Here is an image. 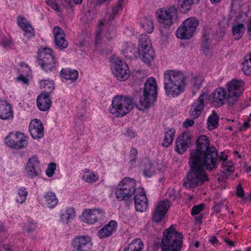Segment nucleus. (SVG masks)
I'll return each mask as SVG.
<instances>
[{"instance_id": "f257e3e1", "label": "nucleus", "mask_w": 251, "mask_h": 251, "mask_svg": "<svg viewBox=\"0 0 251 251\" xmlns=\"http://www.w3.org/2000/svg\"><path fill=\"white\" fill-rule=\"evenodd\" d=\"M219 160L218 151L214 147L196 156V158L190 157L191 171L185 179L184 186L186 188H194L208 181L205 170L212 171L217 168Z\"/></svg>"}, {"instance_id": "f03ea898", "label": "nucleus", "mask_w": 251, "mask_h": 251, "mask_svg": "<svg viewBox=\"0 0 251 251\" xmlns=\"http://www.w3.org/2000/svg\"><path fill=\"white\" fill-rule=\"evenodd\" d=\"M186 77L179 71L167 70L164 74V87L166 95L172 98L183 93L186 86Z\"/></svg>"}, {"instance_id": "7ed1b4c3", "label": "nucleus", "mask_w": 251, "mask_h": 251, "mask_svg": "<svg viewBox=\"0 0 251 251\" xmlns=\"http://www.w3.org/2000/svg\"><path fill=\"white\" fill-rule=\"evenodd\" d=\"M182 235L178 232L174 225L166 229L161 243V251H180L182 245Z\"/></svg>"}, {"instance_id": "20e7f679", "label": "nucleus", "mask_w": 251, "mask_h": 251, "mask_svg": "<svg viewBox=\"0 0 251 251\" xmlns=\"http://www.w3.org/2000/svg\"><path fill=\"white\" fill-rule=\"evenodd\" d=\"M133 104V100L131 97L117 96L112 100L110 113L116 117H122L132 109Z\"/></svg>"}, {"instance_id": "39448f33", "label": "nucleus", "mask_w": 251, "mask_h": 251, "mask_svg": "<svg viewBox=\"0 0 251 251\" xmlns=\"http://www.w3.org/2000/svg\"><path fill=\"white\" fill-rule=\"evenodd\" d=\"M135 180L127 177L124 178L116 189V198L119 201H128L132 195L137 192Z\"/></svg>"}, {"instance_id": "423d86ee", "label": "nucleus", "mask_w": 251, "mask_h": 251, "mask_svg": "<svg viewBox=\"0 0 251 251\" xmlns=\"http://www.w3.org/2000/svg\"><path fill=\"white\" fill-rule=\"evenodd\" d=\"M138 51L139 57L145 63L150 65L154 59L155 53L149 36L146 33L140 35Z\"/></svg>"}, {"instance_id": "0eeeda50", "label": "nucleus", "mask_w": 251, "mask_h": 251, "mask_svg": "<svg viewBox=\"0 0 251 251\" xmlns=\"http://www.w3.org/2000/svg\"><path fill=\"white\" fill-rule=\"evenodd\" d=\"M38 64L47 73L54 72L56 70V60L53 51L50 48H45L38 54Z\"/></svg>"}, {"instance_id": "6e6552de", "label": "nucleus", "mask_w": 251, "mask_h": 251, "mask_svg": "<svg viewBox=\"0 0 251 251\" xmlns=\"http://www.w3.org/2000/svg\"><path fill=\"white\" fill-rule=\"evenodd\" d=\"M199 24V20L195 17L187 19L177 29L176 33V37L181 39L191 38L196 31Z\"/></svg>"}, {"instance_id": "1a4fd4ad", "label": "nucleus", "mask_w": 251, "mask_h": 251, "mask_svg": "<svg viewBox=\"0 0 251 251\" xmlns=\"http://www.w3.org/2000/svg\"><path fill=\"white\" fill-rule=\"evenodd\" d=\"M177 13V9L174 5L160 9L157 12V18L160 26L167 28L170 27L176 18Z\"/></svg>"}, {"instance_id": "9d476101", "label": "nucleus", "mask_w": 251, "mask_h": 251, "mask_svg": "<svg viewBox=\"0 0 251 251\" xmlns=\"http://www.w3.org/2000/svg\"><path fill=\"white\" fill-rule=\"evenodd\" d=\"M244 82L241 80L233 79L227 84V96L226 102L230 106H233L242 94L245 88Z\"/></svg>"}, {"instance_id": "9b49d317", "label": "nucleus", "mask_w": 251, "mask_h": 251, "mask_svg": "<svg viewBox=\"0 0 251 251\" xmlns=\"http://www.w3.org/2000/svg\"><path fill=\"white\" fill-rule=\"evenodd\" d=\"M28 137L24 133L17 132L10 133L4 139L6 145L16 150L25 149L28 145Z\"/></svg>"}, {"instance_id": "f8f14e48", "label": "nucleus", "mask_w": 251, "mask_h": 251, "mask_svg": "<svg viewBox=\"0 0 251 251\" xmlns=\"http://www.w3.org/2000/svg\"><path fill=\"white\" fill-rule=\"evenodd\" d=\"M171 204L167 199L158 201L152 212V221L157 224L161 222Z\"/></svg>"}, {"instance_id": "ddd939ff", "label": "nucleus", "mask_w": 251, "mask_h": 251, "mask_svg": "<svg viewBox=\"0 0 251 251\" xmlns=\"http://www.w3.org/2000/svg\"><path fill=\"white\" fill-rule=\"evenodd\" d=\"M111 69L114 75L119 80L124 81L129 77V70L127 65L119 58L115 59Z\"/></svg>"}, {"instance_id": "4468645a", "label": "nucleus", "mask_w": 251, "mask_h": 251, "mask_svg": "<svg viewBox=\"0 0 251 251\" xmlns=\"http://www.w3.org/2000/svg\"><path fill=\"white\" fill-rule=\"evenodd\" d=\"M72 244L76 251H91L93 246L91 237L88 236L76 237L73 240Z\"/></svg>"}, {"instance_id": "2eb2a0df", "label": "nucleus", "mask_w": 251, "mask_h": 251, "mask_svg": "<svg viewBox=\"0 0 251 251\" xmlns=\"http://www.w3.org/2000/svg\"><path fill=\"white\" fill-rule=\"evenodd\" d=\"M208 98L207 93L201 94L197 100L192 104L189 111L190 116L192 119H197L201 114L204 107V102Z\"/></svg>"}, {"instance_id": "dca6fc26", "label": "nucleus", "mask_w": 251, "mask_h": 251, "mask_svg": "<svg viewBox=\"0 0 251 251\" xmlns=\"http://www.w3.org/2000/svg\"><path fill=\"white\" fill-rule=\"evenodd\" d=\"M105 212L101 209L94 208L85 211L82 216L83 221L88 224H94L100 221L104 217Z\"/></svg>"}, {"instance_id": "f3484780", "label": "nucleus", "mask_w": 251, "mask_h": 251, "mask_svg": "<svg viewBox=\"0 0 251 251\" xmlns=\"http://www.w3.org/2000/svg\"><path fill=\"white\" fill-rule=\"evenodd\" d=\"M212 146H210V141L208 138L204 135L200 136L197 140L196 149L192 151L190 157L196 158L201 153L208 151Z\"/></svg>"}, {"instance_id": "a211bd4d", "label": "nucleus", "mask_w": 251, "mask_h": 251, "mask_svg": "<svg viewBox=\"0 0 251 251\" xmlns=\"http://www.w3.org/2000/svg\"><path fill=\"white\" fill-rule=\"evenodd\" d=\"M191 143V135L188 132H184L178 136L176 142L175 151L182 154L190 147Z\"/></svg>"}, {"instance_id": "6ab92c4d", "label": "nucleus", "mask_w": 251, "mask_h": 251, "mask_svg": "<svg viewBox=\"0 0 251 251\" xmlns=\"http://www.w3.org/2000/svg\"><path fill=\"white\" fill-rule=\"evenodd\" d=\"M227 96L226 91L222 87H219L211 93L209 100H211L213 106H221L225 104Z\"/></svg>"}, {"instance_id": "aec40b11", "label": "nucleus", "mask_w": 251, "mask_h": 251, "mask_svg": "<svg viewBox=\"0 0 251 251\" xmlns=\"http://www.w3.org/2000/svg\"><path fill=\"white\" fill-rule=\"evenodd\" d=\"M25 171L27 175L31 178L39 176L41 173L39 167V161L36 155L29 158L26 163Z\"/></svg>"}, {"instance_id": "412c9836", "label": "nucleus", "mask_w": 251, "mask_h": 251, "mask_svg": "<svg viewBox=\"0 0 251 251\" xmlns=\"http://www.w3.org/2000/svg\"><path fill=\"white\" fill-rule=\"evenodd\" d=\"M135 210L139 212H144L148 207V199L143 189L136 193L134 196Z\"/></svg>"}, {"instance_id": "4be33fe9", "label": "nucleus", "mask_w": 251, "mask_h": 251, "mask_svg": "<svg viewBox=\"0 0 251 251\" xmlns=\"http://www.w3.org/2000/svg\"><path fill=\"white\" fill-rule=\"evenodd\" d=\"M157 84L153 77H149L144 85L143 94L146 97H149L151 100H156L157 98Z\"/></svg>"}, {"instance_id": "5701e85b", "label": "nucleus", "mask_w": 251, "mask_h": 251, "mask_svg": "<svg viewBox=\"0 0 251 251\" xmlns=\"http://www.w3.org/2000/svg\"><path fill=\"white\" fill-rule=\"evenodd\" d=\"M29 131L34 139H40L44 136L43 125L41 122L37 119H34L30 122Z\"/></svg>"}, {"instance_id": "b1692460", "label": "nucleus", "mask_w": 251, "mask_h": 251, "mask_svg": "<svg viewBox=\"0 0 251 251\" xmlns=\"http://www.w3.org/2000/svg\"><path fill=\"white\" fill-rule=\"evenodd\" d=\"M54 41L56 46L59 49H64L68 47V43L65 39V34L63 30L59 26H55L53 29Z\"/></svg>"}, {"instance_id": "393cba45", "label": "nucleus", "mask_w": 251, "mask_h": 251, "mask_svg": "<svg viewBox=\"0 0 251 251\" xmlns=\"http://www.w3.org/2000/svg\"><path fill=\"white\" fill-rule=\"evenodd\" d=\"M117 227V222L111 220L98 232V236L100 239L109 237L116 231Z\"/></svg>"}, {"instance_id": "a878e982", "label": "nucleus", "mask_w": 251, "mask_h": 251, "mask_svg": "<svg viewBox=\"0 0 251 251\" xmlns=\"http://www.w3.org/2000/svg\"><path fill=\"white\" fill-rule=\"evenodd\" d=\"M212 30L210 27H204L202 31L201 47L204 52L207 51L211 46Z\"/></svg>"}, {"instance_id": "bb28decb", "label": "nucleus", "mask_w": 251, "mask_h": 251, "mask_svg": "<svg viewBox=\"0 0 251 251\" xmlns=\"http://www.w3.org/2000/svg\"><path fill=\"white\" fill-rule=\"evenodd\" d=\"M13 117V112L11 104L6 101L0 100V118L9 120Z\"/></svg>"}, {"instance_id": "cd10ccee", "label": "nucleus", "mask_w": 251, "mask_h": 251, "mask_svg": "<svg viewBox=\"0 0 251 251\" xmlns=\"http://www.w3.org/2000/svg\"><path fill=\"white\" fill-rule=\"evenodd\" d=\"M37 105L38 108L43 111L48 110L51 105V100L48 93H43L37 99Z\"/></svg>"}, {"instance_id": "c85d7f7f", "label": "nucleus", "mask_w": 251, "mask_h": 251, "mask_svg": "<svg viewBox=\"0 0 251 251\" xmlns=\"http://www.w3.org/2000/svg\"><path fill=\"white\" fill-rule=\"evenodd\" d=\"M19 25L25 32V36L28 38H30L34 36V29L31 25L25 19L18 20Z\"/></svg>"}, {"instance_id": "c756f323", "label": "nucleus", "mask_w": 251, "mask_h": 251, "mask_svg": "<svg viewBox=\"0 0 251 251\" xmlns=\"http://www.w3.org/2000/svg\"><path fill=\"white\" fill-rule=\"evenodd\" d=\"M200 0H177V4L182 13H186L190 9L191 6L197 3Z\"/></svg>"}, {"instance_id": "7c9ffc66", "label": "nucleus", "mask_w": 251, "mask_h": 251, "mask_svg": "<svg viewBox=\"0 0 251 251\" xmlns=\"http://www.w3.org/2000/svg\"><path fill=\"white\" fill-rule=\"evenodd\" d=\"M154 100H151L149 97H146L143 94V97L140 98L138 103L136 104V107L139 110L142 111L149 108L155 101Z\"/></svg>"}, {"instance_id": "2f4dec72", "label": "nucleus", "mask_w": 251, "mask_h": 251, "mask_svg": "<svg viewBox=\"0 0 251 251\" xmlns=\"http://www.w3.org/2000/svg\"><path fill=\"white\" fill-rule=\"evenodd\" d=\"M143 246L142 241L139 238H136L133 240L123 251H141Z\"/></svg>"}, {"instance_id": "473e14b6", "label": "nucleus", "mask_w": 251, "mask_h": 251, "mask_svg": "<svg viewBox=\"0 0 251 251\" xmlns=\"http://www.w3.org/2000/svg\"><path fill=\"white\" fill-rule=\"evenodd\" d=\"M60 75L67 80H75L78 76V73L76 70L70 69H62Z\"/></svg>"}, {"instance_id": "72a5a7b5", "label": "nucleus", "mask_w": 251, "mask_h": 251, "mask_svg": "<svg viewBox=\"0 0 251 251\" xmlns=\"http://www.w3.org/2000/svg\"><path fill=\"white\" fill-rule=\"evenodd\" d=\"M44 199L50 208L54 207L58 203V201L55 194L52 192H48L44 196Z\"/></svg>"}, {"instance_id": "f704fd0d", "label": "nucleus", "mask_w": 251, "mask_h": 251, "mask_svg": "<svg viewBox=\"0 0 251 251\" xmlns=\"http://www.w3.org/2000/svg\"><path fill=\"white\" fill-rule=\"evenodd\" d=\"M246 27L244 24L237 23L234 24L232 26V33L236 39L241 38L245 31Z\"/></svg>"}, {"instance_id": "c9c22d12", "label": "nucleus", "mask_w": 251, "mask_h": 251, "mask_svg": "<svg viewBox=\"0 0 251 251\" xmlns=\"http://www.w3.org/2000/svg\"><path fill=\"white\" fill-rule=\"evenodd\" d=\"M141 25L148 33L152 32L154 29V25L152 18L151 16L144 17L141 22Z\"/></svg>"}, {"instance_id": "e433bc0d", "label": "nucleus", "mask_w": 251, "mask_h": 251, "mask_svg": "<svg viewBox=\"0 0 251 251\" xmlns=\"http://www.w3.org/2000/svg\"><path fill=\"white\" fill-rule=\"evenodd\" d=\"M75 216V212L73 208H68L66 211L60 215V221L63 223L68 224Z\"/></svg>"}, {"instance_id": "4c0bfd02", "label": "nucleus", "mask_w": 251, "mask_h": 251, "mask_svg": "<svg viewBox=\"0 0 251 251\" xmlns=\"http://www.w3.org/2000/svg\"><path fill=\"white\" fill-rule=\"evenodd\" d=\"M242 71L247 75H251V53L244 57L242 62Z\"/></svg>"}, {"instance_id": "58836bf2", "label": "nucleus", "mask_w": 251, "mask_h": 251, "mask_svg": "<svg viewBox=\"0 0 251 251\" xmlns=\"http://www.w3.org/2000/svg\"><path fill=\"white\" fill-rule=\"evenodd\" d=\"M219 117L214 111L209 117L207 120V127L209 130L215 129L218 127Z\"/></svg>"}, {"instance_id": "ea45409f", "label": "nucleus", "mask_w": 251, "mask_h": 251, "mask_svg": "<svg viewBox=\"0 0 251 251\" xmlns=\"http://www.w3.org/2000/svg\"><path fill=\"white\" fill-rule=\"evenodd\" d=\"M175 134V130L173 128L169 129L165 133L164 139L162 143V146L168 147L172 143Z\"/></svg>"}, {"instance_id": "a19ab883", "label": "nucleus", "mask_w": 251, "mask_h": 251, "mask_svg": "<svg viewBox=\"0 0 251 251\" xmlns=\"http://www.w3.org/2000/svg\"><path fill=\"white\" fill-rule=\"evenodd\" d=\"M144 175L147 177L151 176L155 171V167L150 160H147L144 163Z\"/></svg>"}, {"instance_id": "79ce46f5", "label": "nucleus", "mask_w": 251, "mask_h": 251, "mask_svg": "<svg viewBox=\"0 0 251 251\" xmlns=\"http://www.w3.org/2000/svg\"><path fill=\"white\" fill-rule=\"evenodd\" d=\"M107 31L104 34L108 41L113 38L115 36L116 27L111 24L106 23Z\"/></svg>"}, {"instance_id": "37998d69", "label": "nucleus", "mask_w": 251, "mask_h": 251, "mask_svg": "<svg viewBox=\"0 0 251 251\" xmlns=\"http://www.w3.org/2000/svg\"><path fill=\"white\" fill-rule=\"evenodd\" d=\"M82 177L85 182L89 183H93L99 180V176L92 172H86Z\"/></svg>"}, {"instance_id": "c03bdc74", "label": "nucleus", "mask_w": 251, "mask_h": 251, "mask_svg": "<svg viewBox=\"0 0 251 251\" xmlns=\"http://www.w3.org/2000/svg\"><path fill=\"white\" fill-rule=\"evenodd\" d=\"M40 85L45 89V93H48L49 95L50 92L54 89L53 83L52 81L42 80L41 81Z\"/></svg>"}, {"instance_id": "a18cd8bd", "label": "nucleus", "mask_w": 251, "mask_h": 251, "mask_svg": "<svg viewBox=\"0 0 251 251\" xmlns=\"http://www.w3.org/2000/svg\"><path fill=\"white\" fill-rule=\"evenodd\" d=\"M18 194L19 196V199H17V201L22 203L26 199L27 196V192L26 191L25 187H21L18 189Z\"/></svg>"}, {"instance_id": "49530a36", "label": "nucleus", "mask_w": 251, "mask_h": 251, "mask_svg": "<svg viewBox=\"0 0 251 251\" xmlns=\"http://www.w3.org/2000/svg\"><path fill=\"white\" fill-rule=\"evenodd\" d=\"M37 228V223L33 221L29 220L26 223L25 230L28 233H30L36 229Z\"/></svg>"}, {"instance_id": "de8ad7c7", "label": "nucleus", "mask_w": 251, "mask_h": 251, "mask_svg": "<svg viewBox=\"0 0 251 251\" xmlns=\"http://www.w3.org/2000/svg\"><path fill=\"white\" fill-rule=\"evenodd\" d=\"M138 151L135 148H132L130 151L129 162L131 164L136 163L137 159Z\"/></svg>"}, {"instance_id": "09e8293b", "label": "nucleus", "mask_w": 251, "mask_h": 251, "mask_svg": "<svg viewBox=\"0 0 251 251\" xmlns=\"http://www.w3.org/2000/svg\"><path fill=\"white\" fill-rule=\"evenodd\" d=\"M46 2L54 10L58 12L60 11V8L58 6L60 0H46Z\"/></svg>"}, {"instance_id": "8fccbe9b", "label": "nucleus", "mask_w": 251, "mask_h": 251, "mask_svg": "<svg viewBox=\"0 0 251 251\" xmlns=\"http://www.w3.org/2000/svg\"><path fill=\"white\" fill-rule=\"evenodd\" d=\"M204 207L205 204L203 203L194 206L191 209V214L192 215H198L204 209Z\"/></svg>"}, {"instance_id": "3c124183", "label": "nucleus", "mask_w": 251, "mask_h": 251, "mask_svg": "<svg viewBox=\"0 0 251 251\" xmlns=\"http://www.w3.org/2000/svg\"><path fill=\"white\" fill-rule=\"evenodd\" d=\"M56 164L54 163H50L46 171V175L49 177L52 176L54 174Z\"/></svg>"}, {"instance_id": "603ef678", "label": "nucleus", "mask_w": 251, "mask_h": 251, "mask_svg": "<svg viewBox=\"0 0 251 251\" xmlns=\"http://www.w3.org/2000/svg\"><path fill=\"white\" fill-rule=\"evenodd\" d=\"M192 79L194 86L197 89H200L203 81L202 77L201 76L199 75L193 77Z\"/></svg>"}, {"instance_id": "864d4df0", "label": "nucleus", "mask_w": 251, "mask_h": 251, "mask_svg": "<svg viewBox=\"0 0 251 251\" xmlns=\"http://www.w3.org/2000/svg\"><path fill=\"white\" fill-rule=\"evenodd\" d=\"M104 23H101L97 30L96 35V44H98L99 43V41L100 39V36L102 34V27L104 25Z\"/></svg>"}, {"instance_id": "5fc2aeb1", "label": "nucleus", "mask_w": 251, "mask_h": 251, "mask_svg": "<svg viewBox=\"0 0 251 251\" xmlns=\"http://www.w3.org/2000/svg\"><path fill=\"white\" fill-rule=\"evenodd\" d=\"M167 194L168 197L169 198V200L171 202V201H174L176 198V195L174 188H169L168 190Z\"/></svg>"}, {"instance_id": "6e6d98bb", "label": "nucleus", "mask_w": 251, "mask_h": 251, "mask_svg": "<svg viewBox=\"0 0 251 251\" xmlns=\"http://www.w3.org/2000/svg\"><path fill=\"white\" fill-rule=\"evenodd\" d=\"M236 194L239 198H243L244 196V191L240 184H239L236 187Z\"/></svg>"}, {"instance_id": "4d7b16f0", "label": "nucleus", "mask_w": 251, "mask_h": 251, "mask_svg": "<svg viewBox=\"0 0 251 251\" xmlns=\"http://www.w3.org/2000/svg\"><path fill=\"white\" fill-rule=\"evenodd\" d=\"M228 163L229 164L224 167V171L225 173L228 174V175H229L233 172L234 169L232 165H231V162H230V163L228 162Z\"/></svg>"}, {"instance_id": "13d9d810", "label": "nucleus", "mask_w": 251, "mask_h": 251, "mask_svg": "<svg viewBox=\"0 0 251 251\" xmlns=\"http://www.w3.org/2000/svg\"><path fill=\"white\" fill-rule=\"evenodd\" d=\"M125 135L129 138H134L137 135V134L131 129H127L126 132L125 133Z\"/></svg>"}, {"instance_id": "bf43d9fd", "label": "nucleus", "mask_w": 251, "mask_h": 251, "mask_svg": "<svg viewBox=\"0 0 251 251\" xmlns=\"http://www.w3.org/2000/svg\"><path fill=\"white\" fill-rule=\"evenodd\" d=\"M194 124V121L193 119H187L183 123V126L185 127L188 128L192 126Z\"/></svg>"}, {"instance_id": "052dcab7", "label": "nucleus", "mask_w": 251, "mask_h": 251, "mask_svg": "<svg viewBox=\"0 0 251 251\" xmlns=\"http://www.w3.org/2000/svg\"><path fill=\"white\" fill-rule=\"evenodd\" d=\"M122 5L119 3H117L116 5L112 8V13L116 15L117 13L119 12L120 9L121 8Z\"/></svg>"}, {"instance_id": "680f3d73", "label": "nucleus", "mask_w": 251, "mask_h": 251, "mask_svg": "<svg viewBox=\"0 0 251 251\" xmlns=\"http://www.w3.org/2000/svg\"><path fill=\"white\" fill-rule=\"evenodd\" d=\"M17 80L22 81L23 84H27L28 82V79L25 77L24 75H21L17 78Z\"/></svg>"}, {"instance_id": "e2e57ef3", "label": "nucleus", "mask_w": 251, "mask_h": 251, "mask_svg": "<svg viewBox=\"0 0 251 251\" xmlns=\"http://www.w3.org/2000/svg\"><path fill=\"white\" fill-rule=\"evenodd\" d=\"M250 126V125L249 122H246L244 123L243 126L241 127V130L246 131L248 128Z\"/></svg>"}, {"instance_id": "0e129e2a", "label": "nucleus", "mask_w": 251, "mask_h": 251, "mask_svg": "<svg viewBox=\"0 0 251 251\" xmlns=\"http://www.w3.org/2000/svg\"><path fill=\"white\" fill-rule=\"evenodd\" d=\"M202 215L201 214V215L196 217L195 220L198 223L201 224L202 223Z\"/></svg>"}, {"instance_id": "69168bd1", "label": "nucleus", "mask_w": 251, "mask_h": 251, "mask_svg": "<svg viewBox=\"0 0 251 251\" xmlns=\"http://www.w3.org/2000/svg\"><path fill=\"white\" fill-rule=\"evenodd\" d=\"M225 242L230 246H234V242L230 241L228 239H225Z\"/></svg>"}, {"instance_id": "338daca9", "label": "nucleus", "mask_w": 251, "mask_h": 251, "mask_svg": "<svg viewBox=\"0 0 251 251\" xmlns=\"http://www.w3.org/2000/svg\"><path fill=\"white\" fill-rule=\"evenodd\" d=\"M247 30L251 32V18L249 19L247 24Z\"/></svg>"}, {"instance_id": "774afa93", "label": "nucleus", "mask_w": 251, "mask_h": 251, "mask_svg": "<svg viewBox=\"0 0 251 251\" xmlns=\"http://www.w3.org/2000/svg\"><path fill=\"white\" fill-rule=\"evenodd\" d=\"M210 241L212 244H214L218 242V240L216 238V237H213L212 239L210 240Z\"/></svg>"}]
</instances>
